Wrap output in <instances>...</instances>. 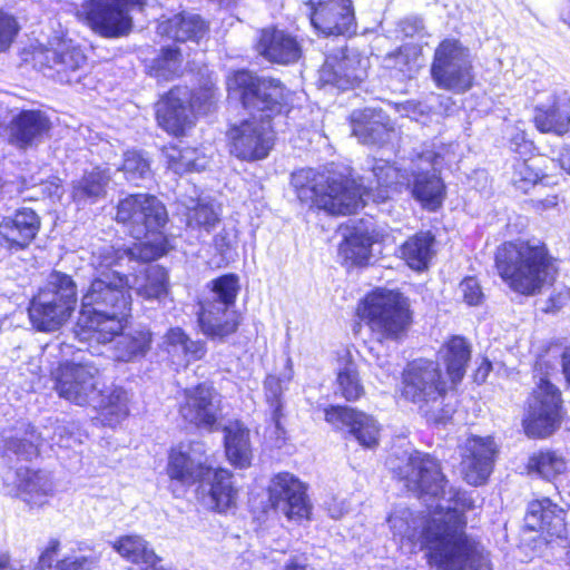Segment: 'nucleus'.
<instances>
[{
    "label": "nucleus",
    "mask_w": 570,
    "mask_h": 570,
    "mask_svg": "<svg viewBox=\"0 0 570 570\" xmlns=\"http://www.w3.org/2000/svg\"><path fill=\"white\" fill-rule=\"evenodd\" d=\"M440 353L444 370L430 357L409 360L400 370L394 387L395 400L415 406L429 425H445L452 421L456 406L448 396L462 383L472 350L465 337L451 335Z\"/></svg>",
    "instance_id": "f257e3e1"
},
{
    "label": "nucleus",
    "mask_w": 570,
    "mask_h": 570,
    "mask_svg": "<svg viewBox=\"0 0 570 570\" xmlns=\"http://www.w3.org/2000/svg\"><path fill=\"white\" fill-rule=\"evenodd\" d=\"M227 89L250 112V118L228 130L230 154L247 161L266 158L275 138L271 120L286 106L285 88L279 80L238 70L228 77Z\"/></svg>",
    "instance_id": "f03ea898"
},
{
    "label": "nucleus",
    "mask_w": 570,
    "mask_h": 570,
    "mask_svg": "<svg viewBox=\"0 0 570 570\" xmlns=\"http://www.w3.org/2000/svg\"><path fill=\"white\" fill-rule=\"evenodd\" d=\"M375 185L361 188L344 178H334L313 168H302L292 174L291 185L302 204L322 209L331 215H351L371 199L384 203L399 190L409 186L410 177L386 160H374L371 169Z\"/></svg>",
    "instance_id": "7ed1b4c3"
},
{
    "label": "nucleus",
    "mask_w": 570,
    "mask_h": 570,
    "mask_svg": "<svg viewBox=\"0 0 570 570\" xmlns=\"http://www.w3.org/2000/svg\"><path fill=\"white\" fill-rule=\"evenodd\" d=\"M456 490L452 497L456 508L436 507L441 518L426 515L423 520L419 541L425 550L429 567L435 570H492L491 562L479 542L466 533L468 520L464 511L473 508V500L461 498Z\"/></svg>",
    "instance_id": "20e7f679"
},
{
    "label": "nucleus",
    "mask_w": 570,
    "mask_h": 570,
    "mask_svg": "<svg viewBox=\"0 0 570 570\" xmlns=\"http://www.w3.org/2000/svg\"><path fill=\"white\" fill-rule=\"evenodd\" d=\"M58 396L79 406H87L101 396L96 406L105 426L115 428L129 416V397L122 386H114L107 394L99 387L100 370L92 363L63 361L50 372Z\"/></svg>",
    "instance_id": "39448f33"
},
{
    "label": "nucleus",
    "mask_w": 570,
    "mask_h": 570,
    "mask_svg": "<svg viewBox=\"0 0 570 570\" xmlns=\"http://www.w3.org/2000/svg\"><path fill=\"white\" fill-rule=\"evenodd\" d=\"M495 267L515 293L533 296L550 286L557 276L554 258L542 243L507 242L497 248Z\"/></svg>",
    "instance_id": "423d86ee"
},
{
    "label": "nucleus",
    "mask_w": 570,
    "mask_h": 570,
    "mask_svg": "<svg viewBox=\"0 0 570 570\" xmlns=\"http://www.w3.org/2000/svg\"><path fill=\"white\" fill-rule=\"evenodd\" d=\"M98 255L99 249L94 253L92 262L98 275L82 296L80 317L82 321H94L95 316L99 317L98 321H127L131 316L129 276L114 269L115 266H101Z\"/></svg>",
    "instance_id": "0eeeda50"
},
{
    "label": "nucleus",
    "mask_w": 570,
    "mask_h": 570,
    "mask_svg": "<svg viewBox=\"0 0 570 570\" xmlns=\"http://www.w3.org/2000/svg\"><path fill=\"white\" fill-rule=\"evenodd\" d=\"M566 416L561 390L547 376L540 377L524 402L521 425L524 434L534 440L553 435Z\"/></svg>",
    "instance_id": "6e6552de"
},
{
    "label": "nucleus",
    "mask_w": 570,
    "mask_h": 570,
    "mask_svg": "<svg viewBox=\"0 0 570 570\" xmlns=\"http://www.w3.org/2000/svg\"><path fill=\"white\" fill-rule=\"evenodd\" d=\"M430 73L436 88L454 95L466 92L474 81L469 49L456 39H444L435 48Z\"/></svg>",
    "instance_id": "1a4fd4ad"
},
{
    "label": "nucleus",
    "mask_w": 570,
    "mask_h": 570,
    "mask_svg": "<svg viewBox=\"0 0 570 570\" xmlns=\"http://www.w3.org/2000/svg\"><path fill=\"white\" fill-rule=\"evenodd\" d=\"M119 332L107 330V323H76L75 333L79 341L89 344H106L115 340L116 360L134 362L144 357L151 346V333L144 328H134L131 323H118Z\"/></svg>",
    "instance_id": "9d476101"
},
{
    "label": "nucleus",
    "mask_w": 570,
    "mask_h": 570,
    "mask_svg": "<svg viewBox=\"0 0 570 570\" xmlns=\"http://www.w3.org/2000/svg\"><path fill=\"white\" fill-rule=\"evenodd\" d=\"M394 474L417 498H442L445 493L448 479L440 462L431 454L414 451Z\"/></svg>",
    "instance_id": "9b49d317"
},
{
    "label": "nucleus",
    "mask_w": 570,
    "mask_h": 570,
    "mask_svg": "<svg viewBox=\"0 0 570 570\" xmlns=\"http://www.w3.org/2000/svg\"><path fill=\"white\" fill-rule=\"evenodd\" d=\"M76 296V284L71 277L52 272L48 288L41 291L30 303V321H67L75 311Z\"/></svg>",
    "instance_id": "f8f14e48"
},
{
    "label": "nucleus",
    "mask_w": 570,
    "mask_h": 570,
    "mask_svg": "<svg viewBox=\"0 0 570 570\" xmlns=\"http://www.w3.org/2000/svg\"><path fill=\"white\" fill-rule=\"evenodd\" d=\"M116 219L128 228L134 238L141 239L165 226L167 212L157 197L136 194L119 202Z\"/></svg>",
    "instance_id": "ddd939ff"
},
{
    "label": "nucleus",
    "mask_w": 570,
    "mask_h": 570,
    "mask_svg": "<svg viewBox=\"0 0 570 570\" xmlns=\"http://www.w3.org/2000/svg\"><path fill=\"white\" fill-rule=\"evenodd\" d=\"M144 4V0H88L83 10L95 32L106 38H118L132 28L131 9H142Z\"/></svg>",
    "instance_id": "4468645a"
},
{
    "label": "nucleus",
    "mask_w": 570,
    "mask_h": 570,
    "mask_svg": "<svg viewBox=\"0 0 570 570\" xmlns=\"http://www.w3.org/2000/svg\"><path fill=\"white\" fill-rule=\"evenodd\" d=\"M271 508L281 509L288 520H307L312 513V504L307 494V485L291 472L282 471L274 474L267 487Z\"/></svg>",
    "instance_id": "2eb2a0df"
},
{
    "label": "nucleus",
    "mask_w": 570,
    "mask_h": 570,
    "mask_svg": "<svg viewBox=\"0 0 570 570\" xmlns=\"http://www.w3.org/2000/svg\"><path fill=\"white\" fill-rule=\"evenodd\" d=\"M33 59L41 68L53 71L60 82L78 81V71L86 65L82 49L70 39H57L49 47L35 52Z\"/></svg>",
    "instance_id": "dca6fc26"
},
{
    "label": "nucleus",
    "mask_w": 570,
    "mask_h": 570,
    "mask_svg": "<svg viewBox=\"0 0 570 570\" xmlns=\"http://www.w3.org/2000/svg\"><path fill=\"white\" fill-rule=\"evenodd\" d=\"M324 420L334 429L346 428L360 445L374 449L380 442V425L364 411L344 404H331L323 409Z\"/></svg>",
    "instance_id": "f3484780"
},
{
    "label": "nucleus",
    "mask_w": 570,
    "mask_h": 570,
    "mask_svg": "<svg viewBox=\"0 0 570 570\" xmlns=\"http://www.w3.org/2000/svg\"><path fill=\"white\" fill-rule=\"evenodd\" d=\"M497 454L498 448L493 436L469 435L461 459L463 480L472 487L485 484L493 472Z\"/></svg>",
    "instance_id": "a211bd4d"
},
{
    "label": "nucleus",
    "mask_w": 570,
    "mask_h": 570,
    "mask_svg": "<svg viewBox=\"0 0 570 570\" xmlns=\"http://www.w3.org/2000/svg\"><path fill=\"white\" fill-rule=\"evenodd\" d=\"M212 465L196 462L184 443L170 446L167 453L165 473L169 490L175 498L181 497L193 485L202 482L210 473Z\"/></svg>",
    "instance_id": "6ab92c4d"
},
{
    "label": "nucleus",
    "mask_w": 570,
    "mask_h": 570,
    "mask_svg": "<svg viewBox=\"0 0 570 570\" xmlns=\"http://www.w3.org/2000/svg\"><path fill=\"white\" fill-rule=\"evenodd\" d=\"M216 396L212 383H197L184 390V401L178 406V413L187 424L213 432L218 424L214 405Z\"/></svg>",
    "instance_id": "aec40b11"
},
{
    "label": "nucleus",
    "mask_w": 570,
    "mask_h": 570,
    "mask_svg": "<svg viewBox=\"0 0 570 570\" xmlns=\"http://www.w3.org/2000/svg\"><path fill=\"white\" fill-rule=\"evenodd\" d=\"M367 59L356 50L340 49L326 57L320 80L342 90L354 87L366 77Z\"/></svg>",
    "instance_id": "412c9836"
},
{
    "label": "nucleus",
    "mask_w": 570,
    "mask_h": 570,
    "mask_svg": "<svg viewBox=\"0 0 570 570\" xmlns=\"http://www.w3.org/2000/svg\"><path fill=\"white\" fill-rule=\"evenodd\" d=\"M311 23L320 32L346 35L355 31L352 0H308Z\"/></svg>",
    "instance_id": "4be33fe9"
},
{
    "label": "nucleus",
    "mask_w": 570,
    "mask_h": 570,
    "mask_svg": "<svg viewBox=\"0 0 570 570\" xmlns=\"http://www.w3.org/2000/svg\"><path fill=\"white\" fill-rule=\"evenodd\" d=\"M419 161L412 170V194L423 207L436 210L444 198V184L436 170L441 165V156L426 151L420 156Z\"/></svg>",
    "instance_id": "5701e85b"
},
{
    "label": "nucleus",
    "mask_w": 570,
    "mask_h": 570,
    "mask_svg": "<svg viewBox=\"0 0 570 570\" xmlns=\"http://www.w3.org/2000/svg\"><path fill=\"white\" fill-rule=\"evenodd\" d=\"M191 99L193 95L187 87L173 88L156 105L158 125L170 135H183L193 124Z\"/></svg>",
    "instance_id": "b1692460"
},
{
    "label": "nucleus",
    "mask_w": 570,
    "mask_h": 570,
    "mask_svg": "<svg viewBox=\"0 0 570 570\" xmlns=\"http://www.w3.org/2000/svg\"><path fill=\"white\" fill-rule=\"evenodd\" d=\"M361 321H409V301L399 292L375 289L357 306Z\"/></svg>",
    "instance_id": "393cba45"
},
{
    "label": "nucleus",
    "mask_w": 570,
    "mask_h": 570,
    "mask_svg": "<svg viewBox=\"0 0 570 570\" xmlns=\"http://www.w3.org/2000/svg\"><path fill=\"white\" fill-rule=\"evenodd\" d=\"M52 122L41 110H22L14 116L9 126V141L19 149L37 147L45 141Z\"/></svg>",
    "instance_id": "a878e982"
},
{
    "label": "nucleus",
    "mask_w": 570,
    "mask_h": 570,
    "mask_svg": "<svg viewBox=\"0 0 570 570\" xmlns=\"http://www.w3.org/2000/svg\"><path fill=\"white\" fill-rule=\"evenodd\" d=\"M41 226L40 217L31 208H20L0 223V245L11 252L27 248Z\"/></svg>",
    "instance_id": "bb28decb"
},
{
    "label": "nucleus",
    "mask_w": 570,
    "mask_h": 570,
    "mask_svg": "<svg viewBox=\"0 0 570 570\" xmlns=\"http://www.w3.org/2000/svg\"><path fill=\"white\" fill-rule=\"evenodd\" d=\"M256 50L269 62L278 65L295 63L302 57V45L297 38L276 28L259 32Z\"/></svg>",
    "instance_id": "cd10ccee"
},
{
    "label": "nucleus",
    "mask_w": 570,
    "mask_h": 570,
    "mask_svg": "<svg viewBox=\"0 0 570 570\" xmlns=\"http://www.w3.org/2000/svg\"><path fill=\"white\" fill-rule=\"evenodd\" d=\"M224 455L235 469L245 470L252 466L254 449L250 441V430L240 420H232L223 426Z\"/></svg>",
    "instance_id": "c85d7f7f"
},
{
    "label": "nucleus",
    "mask_w": 570,
    "mask_h": 570,
    "mask_svg": "<svg viewBox=\"0 0 570 570\" xmlns=\"http://www.w3.org/2000/svg\"><path fill=\"white\" fill-rule=\"evenodd\" d=\"M351 125L352 134L364 145H383L393 134L385 114L374 108L354 110Z\"/></svg>",
    "instance_id": "c756f323"
},
{
    "label": "nucleus",
    "mask_w": 570,
    "mask_h": 570,
    "mask_svg": "<svg viewBox=\"0 0 570 570\" xmlns=\"http://www.w3.org/2000/svg\"><path fill=\"white\" fill-rule=\"evenodd\" d=\"M61 552V541L50 538L45 547L39 549L35 570H94L100 561L99 553L66 556L58 559Z\"/></svg>",
    "instance_id": "7c9ffc66"
},
{
    "label": "nucleus",
    "mask_w": 570,
    "mask_h": 570,
    "mask_svg": "<svg viewBox=\"0 0 570 570\" xmlns=\"http://www.w3.org/2000/svg\"><path fill=\"white\" fill-rule=\"evenodd\" d=\"M527 518L532 530L550 537H561L566 530L564 511L547 497L529 502Z\"/></svg>",
    "instance_id": "2f4dec72"
},
{
    "label": "nucleus",
    "mask_w": 570,
    "mask_h": 570,
    "mask_svg": "<svg viewBox=\"0 0 570 570\" xmlns=\"http://www.w3.org/2000/svg\"><path fill=\"white\" fill-rule=\"evenodd\" d=\"M157 32L179 42H198L207 35L208 24L199 14L184 12L159 22Z\"/></svg>",
    "instance_id": "473e14b6"
},
{
    "label": "nucleus",
    "mask_w": 570,
    "mask_h": 570,
    "mask_svg": "<svg viewBox=\"0 0 570 570\" xmlns=\"http://www.w3.org/2000/svg\"><path fill=\"white\" fill-rule=\"evenodd\" d=\"M524 469L528 474L553 482L567 474L569 471V460L560 450L541 448L528 456Z\"/></svg>",
    "instance_id": "72a5a7b5"
},
{
    "label": "nucleus",
    "mask_w": 570,
    "mask_h": 570,
    "mask_svg": "<svg viewBox=\"0 0 570 570\" xmlns=\"http://www.w3.org/2000/svg\"><path fill=\"white\" fill-rule=\"evenodd\" d=\"M208 495L212 509L218 513H227L237 507L238 489L234 482V473L223 466L213 468L209 475Z\"/></svg>",
    "instance_id": "f704fd0d"
},
{
    "label": "nucleus",
    "mask_w": 570,
    "mask_h": 570,
    "mask_svg": "<svg viewBox=\"0 0 570 570\" xmlns=\"http://www.w3.org/2000/svg\"><path fill=\"white\" fill-rule=\"evenodd\" d=\"M165 344L171 362L183 367L203 360L207 352L204 342L190 340L179 327L168 330Z\"/></svg>",
    "instance_id": "c9c22d12"
},
{
    "label": "nucleus",
    "mask_w": 570,
    "mask_h": 570,
    "mask_svg": "<svg viewBox=\"0 0 570 570\" xmlns=\"http://www.w3.org/2000/svg\"><path fill=\"white\" fill-rule=\"evenodd\" d=\"M111 180L109 169L96 167L85 171L81 178L72 181L71 197L78 206L94 204L104 198Z\"/></svg>",
    "instance_id": "e433bc0d"
},
{
    "label": "nucleus",
    "mask_w": 570,
    "mask_h": 570,
    "mask_svg": "<svg viewBox=\"0 0 570 570\" xmlns=\"http://www.w3.org/2000/svg\"><path fill=\"white\" fill-rule=\"evenodd\" d=\"M344 366L336 371L335 394L348 403L358 402L366 394L352 354L345 351L338 358Z\"/></svg>",
    "instance_id": "4c0bfd02"
},
{
    "label": "nucleus",
    "mask_w": 570,
    "mask_h": 570,
    "mask_svg": "<svg viewBox=\"0 0 570 570\" xmlns=\"http://www.w3.org/2000/svg\"><path fill=\"white\" fill-rule=\"evenodd\" d=\"M164 248L160 246H153L148 243H141L130 248H118L114 246L104 245L99 248V264L101 266H121V262L127 259L149 262L155 261L163 256Z\"/></svg>",
    "instance_id": "58836bf2"
},
{
    "label": "nucleus",
    "mask_w": 570,
    "mask_h": 570,
    "mask_svg": "<svg viewBox=\"0 0 570 570\" xmlns=\"http://www.w3.org/2000/svg\"><path fill=\"white\" fill-rule=\"evenodd\" d=\"M168 275L164 267L149 265L139 274L129 276V289L145 298H160L167 293Z\"/></svg>",
    "instance_id": "ea45409f"
},
{
    "label": "nucleus",
    "mask_w": 570,
    "mask_h": 570,
    "mask_svg": "<svg viewBox=\"0 0 570 570\" xmlns=\"http://www.w3.org/2000/svg\"><path fill=\"white\" fill-rule=\"evenodd\" d=\"M420 48L413 45H403L384 56L382 63L391 71L393 77L411 79L420 69Z\"/></svg>",
    "instance_id": "a19ab883"
},
{
    "label": "nucleus",
    "mask_w": 570,
    "mask_h": 570,
    "mask_svg": "<svg viewBox=\"0 0 570 570\" xmlns=\"http://www.w3.org/2000/svg\"><path fill=\"white\" fill-rule=\"evenodd\" d=\"M372 238L365 232L354 230L344 236L338 247L342 263L348 267L364 266L371 257Z\"/></svg>",
    "instance_id": "79ce46f5"
},
{
    "label": "nucleus",
    "mask_w": 570,
    "mask_h": 570,
    "mask_svg": "<svg viewBox=\"0 0 570 570\" xmlns=\"http://www.w3.org/2000/svg\"><path fill=\"white\" fill-rule=\"evenodd\" d=\"M434 236L431 233H417L401 246V255L407 265L415 271L428 267L433 256Z\"/></svg>",
    "instance_id": "37998d69"
},
{
    "label": "nucleus",
    "mask_w": 570,
    "mask_h": 570,
    "mask_svg": "<svg viewBox=\"0 0 570 570\" xmlns=\"http://www.w3.org/2000/svg\"><path fill=\"white\" fill-rule=\"evenodd\" d=\"M17 480L19 494L30 505L41 504L39 501L51 493L49 480L41 470H20L17 472Z\"/></svg>",
    "instance_id": "c03bdc74"
},
{
    "label": "nucleus",
    "mask_w": 570,
    "mask_h": 570,
    "mask_svg": "<svg viewBox=\"0 0 570 570\" xmlns=\"http://www.w3.org/2000/svg\"><path fill=\"white\" fill-rule=\"evenodd\" d=\"M534 122L542 132H553L562 136L569 129L570 111L567 106L557 102L549 108L538 107L535 109Z\"/></svg>",
    "instance_id": "a18cd8bd"
},
{
    "label": "nucleus",
    "mask_w": 570,
    "mask_h": 570,
    "mask_svg": "<svg viewBox=\"0 0 570 570\" xmlns=\"http://www.w3.org/2000/svg\"><path fill=\"white\" fill-rule=\"evenodd\" d=\"M166 157L168 168L178 175L187 171H202L207 166L206 157L200 156L195 148H171Z\"/></svg>",
    "instance_id": "49530a36"
},
{
    "label": "nucleus",
    "mask_w": 570,
    "mask_h": 570,
    "mask_svg": "<svg viewBox=\"0 0 570 570\" xmlns=\"http://www.w3.org/2000/svg\"><path fill=\"white\" fill-rule=\"evenodd\" d=\"M181 61V52L177 48H163L149 66V72L159 80H168L179 73Z\"/></svg>",
    "instance_id": "de8ad7c7"
},
{
    "label": "nucleus",
    "mask_w": 570,
    "mask_h": 570,
    "mask_svg": "<svg viewBox=\"0 0 570 570\" xmlns=\"http://www.w3.org/2000/svg\"><path fill=\"white\" fill-rule=\"evenodd\" d=\"M121 170L125 178L136 186L151 177L149 161L136 150L125 153Z\"/></svg>",
    "instance_id": "09e8293b"
},
{
    "label": "nucleus",
    "mask_w": 570,
    "mask_h": 570,
    "mask_svg": "<svg viewBox=\"0 0 570 570\" xmlns=\"http://www.w3.org/2000/svg\"><path fill=\"white\" fill-rule=\"evenodd\" d=\"M181 204L187 209V223L190 227L198 226L209 230L218 222L217 214L213 207L200 204L197 198L191 197L188 200H181Z\"/></svg>",
    "instance_id": "8fccbe9b"
},
{
    "label": "nucleus",
    "mask_w": 570,
    "mask_h": 570,
    "mask_svg": "<svg viewBox=\"0 0 570 570\" xmlns=\"http://www.w3.org/2000/svg\"><path fill=\"white\" fill-rule=\"evenodd\" d=\"M212 283L215 297L224 308L234 305L239 291L238 276L235 274H226L214 279Z\"/></svg>",
    "instance_id": "3c124183"
},
{
    "label": "nucleus",
    "mask_w": 570,
    "mask_h": 570,
    "mask_svg": "<svg viewBox=\"0 0 570 570\" xmlns=\"http://www.w3.org/2000/svg\"><path fill=\"white\" fill-rule=\"evenodd\" d=\"M458 292L463 302L470 306L481 305L484 301V293L475 277L469 276L461 281Z\"/></svg>",
    "instance_id": "603ef678"
},
{
    "label": "nucleus",
    "mask_w": 570,
    "mask_h": 570,
    "mask_svg": "<svg viewBox=\"0 0 570 570\" xmlns=\"http://www.w3.org/2000/svg\"><path fill=\"white\" fill-rule=\"evenodd\" d=\"M18 32L16 20L8 14L0 13V51L7 50Z\"/></svg>",
    "instance_id": "864d4df0"
},
{
    "label": "nucleus",
    "mask_w": 570,
    "mask_h": 570,
    "mask_svg": "<svg viewBox=\"0 0 570 570\" xmlns=\"http://www.w3.org/2000/svg\"><path fill=\"white\" fill-rule=\"evenodd\" d=\"M399 30L404 37L413 38V37H425L428 33L425 31L424 21L422 18L417 16H410L402 19L399 22Z\"/></svg>",
    "instance_id": "5fc2aeb1"
},
{
    "label": "nucleus",
    "mask_w": 570,
    "mask_h": 570,
    "mask_svg": "<svg viewBox=\"0 0 570 570\" xmlns=\"http://www.w3.org/2000/svg\"><path fill=\"white\" fill-rule=\"evenodd\" d=\"M202 332L210 340H223L237 330L238 323H199Z\"/></svg>",
    "instance_id": "6e6d98bb"
},
{
    "label": "nucleus",
    "mask_w": 570,
    "mask_h": 570,
    "mask_svg": "<svg viewBox=\"0 0 570 570\" xmlns=\"http://www.w3.org/2000/svg\"><path fill=\"white\" fill-rule=\"evenodd\" d=\"M514 184L518 188L527 190L539 180V174L533 171L525 161H521L515 167Z\"/></svg>",
    "instance_id": "4d7b16f0"
},
{
    "label": "nucleus",
    "mask_w": 570,
    "mask_h": 570,
    "mask_svg": "<svg viewBox=\"0 0 570 570\" xmlns=\"http://www.w3.org/2000/svg\"><path fill=\"white\" fill-rule=\"evenodd\" d=\"M264 390L267 403L282 402L283 380L276 375H268L264 381Z\"/></svg>",
    "instance_id": "13d9d810"
},
{
    "label": "nucleus",
    "mask_w": 570,
    "mask_h": 570,
    "mask_svg": "<svg viewBox=\"0 0 570 570\" xmlns=\"http://www.w3.org/2000/svg\"><path fill=\"white\" fill-rule=\"evenodd\" d=\"M382 333L384 338L399 340L406 331L409 323H373Z\"/></svg>",
    "instance_id": "bf43d9fd"
},
{
    "label": "nucleus",
    "mask_w": 570,
    "mask_h": 570,
    "mask_svg": "<svg viewBox=\"0 0 570 570\" xmlns=\"http://www.w3.org/2000/svg\"><path fill=\"white\" fill-rule=\"evenodd\" d=\"M493 366L488 357H483L476 368L472 373V380L475 384L481 385L485 383Z\"/></svg>",
    "instance_id": "052dcab7"
},
{
    "label": "nucleus",
    "mask_w": 570,
    "mask_h": 570,
    "mask_svg": "<svg viewBox=\"0 0 570 570\" xmlns=\"http://www.w3.org/2000/svg\"><path fill=\"white\" fill-rule=\"evenodd\" d=\"M561 371L564 376V381L570 386V346L566 347L561 353Z\"/></svg>",
    "instance_id": "680f3d73"
},
{
    "label": "nucleus",
    "mask_w": 570,
    "mask_h": 570,
    "mask_svg": "<svg viewBox=\"0 0 570 570\" xmlns=\"http://www.w3.org/2000/svg\"><path fill=\"white\" fill-rule=\"evenodd\" d=\"M272 407H273V412H272V419L275 423V426L277 429L281 428V420L283 417V404L282 402H277V403H268Z\"/></svg>",
    "instance_id": "e2e57ef3"
},
{
    "label": "nucleus",
    "mask_w": 570,
    "mask_h": 570,
    "mask_svg": "<svg viewBox=\"0 0 570 570\" xmlns=\"http://www.w3.org/2000/svg\"><path fill=\"white\" fill-rule=\"evenodd\" d=\"M62 323H32L36 332H52L59 330Z\"/></svg>",
    "instance_id": "0e129e2a"
},
{
    "label": "nucleus",
    "mask_w": 570,
    "mask_h": 570,
    "mask_svg": "<svg viewBox=\"0 0 570 570\" xmlns=\"http://www.w3.org/2000/svg\"><path fill=\"white\" fill-rule=\"evenodd\" d=\"M538 204L542 209H550L558 205V197L554 195L548 196L547 198L539 200Z\"/></svg>",
    "instance_id": "69168bd1"
},
{
    "label": "nucleus",
    "mask_w": 570,
    "mask_h": 570,
    "mask_svg": "<svg viewBox=\"0 0 570 570\" xmlns=\"http://www.w3.org/2000/svg\"><path fill=\"white\" fill-rule=\"evenodd\" d=\"M560 165L561 168L570 175V151L561 154Z\"/></svg>",
    "instance_id": "338daca9"
},
{
    "label": "nucleus",
    "mask_w": 570,
    "mask_h": 570,
    "mask_svg": "<svg viewBox=\"0 0 570 570\" xmlns=\"http://www.w3.org/2000/svg\"><path fill=\"white\" fill-rule=\"evenodd\" d=\"M11 567V559L8 553H0V570H6Z\"/></svg>",
    "instance_id": "774afa93"
}]
</instances>
